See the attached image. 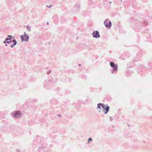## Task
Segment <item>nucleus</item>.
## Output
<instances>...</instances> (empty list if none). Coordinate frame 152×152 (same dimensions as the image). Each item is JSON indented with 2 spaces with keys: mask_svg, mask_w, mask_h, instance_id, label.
<instances>
[{
  "mask_svg": "<svg viewBox=\"0 0 152 152\" xmlns=\"http://www.w3.org/2000/svg\"><path fill=\"white\" fill-rule=\"evenodd\" d=\"M24 35H22L20 36L21 41L28 42L29 38V36L25 32L24 33Z\"/></svg>",
  "mask_w": 152,
  "mask_h": 152,
  "instance_id": "1",
  "label": "nucleus"
},
{
  "mask_svg": "<svg viewBox=\"0 0 152 152\" xmlns=\"http://www.w3.org/2000/svg\"><path fill=\"white\" fill-rule=\"evenodd\" d=\"M110 65L111 67L113 68L112 71V73L113 74L114 72H116L118 70L117 64H115L114 62H110Z\"/></svg>",
  "mask_w": 152,
  "mask_h": 152,
  "instance_id": "2",
  "label": "nucleus"
},
{
  "mask_svg": "<svg viewBox=\"0 0 152 152\" xmlns=\"http://www.w3.org/2000/svg\"><path fill=\"white\" fill-rule=\"evenodd\" d=\"M11 115L12 117L18 118L21 117V114L19 111H15L11 113Z\"/></svg>",
  "mask_w": 152,
  "mask_h": 152,
  "instance_id": "3",
  "label": "nucleus"
},
{
  "mask_svg": "<svg viewBox=\"0 0 152 152\" xmlns=\"http://www.w3.org/2000/svg\"><path fill=\"white\" fill-rule=\"evenodd\" d=\"M104 24L106 27L108 29H110L111 26V21L109 20L108 19L105 20L104 22Z\"/></svg>",
  "mask_w": 152,
  "mask_h": 152,
  "instance_id": "4",
  "label": "nucleus"
},
{
  "mask_svg": "<svg viewBox=\"0 0 152 152\" xmlns=\"http://www.w3.org/2000/svg\"><path fill=\"white\" fill-rule=\"evenodd\" d=\"M104 112V113L107 114L109 111V107L107 105H105L104 104H102V108Z\"/></svg>",
  "mask_w": 152,
  "mask_h": 152,
  "instance_id": "5",
  "label": "nucleus"
},
{
  "mask_svg": "<svg viewBox=\"0 0 152 152\" xmlns=\"http://www.w3.org/2000/svg\"><path fill=\"white\" fill-rule=\"evenodd\" d=\"M44 87L46 89L49 90L50 89V81L48 80H45L43 83Z\"/></svg>",
  "mask_w": 152,
  "mask_h": 152,
  "instance_id": "6",
  "label": "nucleus"
},
{
  "mask_svg": "<svg viewBox=\"0 0 152 152\" xmlns=\"http://www.w3.org/2000/svg\"><path fill=\"white\" fill-rule=\"evenodd\" d=\"M93 37L95 38H99L100 37V35L98 31H94L92 33Z\"/></svg>",
  "mask_w": 152,
  "mask_h": 152,
  "instance_id": "7",
  "label": "nucleus"
},
{
  "mask_svg": "<svg viewBox=\"0 0 152 152\" xmlns=\"http://www.w3.org/2000/svg\"><path fill=\"white\" fill-rule=\"evenodd\" d=\"M101 104L100 103H99L97 105V109L99 108L100 110L101 109V107L102 108V104Z\"/></svg>",
  "mask_w": 152,
  "mask_h": 152,
  "instance_id": "8",
  "label": "nucleus"
},
{
  "mask_svg": "<svg viewBox=\"0 0 152 152\" xmlns=\"http://www.w3.org/2000/svg\"><path fill=\"white\" fill-rule=\"evenodd\" d=\"M7 39H8L7 40V43L9 44L12 42V39L10 38H7Z\"/></svg>",
  "mask_w": 152,
  "mask_h": 152,
  "instance_id": "9",
  "label": "nucleus"
},
{
  "mask_svg": "<svg viewBox=\"0 0 152 152\" xmlns=\"http://www.w3.org/2000/svg\"><path fill=\"white\" fill-rule=\"evenodd\" d=\"M12 42L13 43V45H14L15 46L17 43V42L15 39H14L12 40Z\"/></svg>",
  "mask_w": 152,
  "mask_h": 152,
  "instance_id": "10",
  "label": "nucleus"
},
{
  "mask_svg": "<svg viewBox=\"0 0 152 152\" xmlns=\"http://www.w3.org/2000/svg\"><path fill=\"white\" fill-rule=\"evenodd\" d=\"M47 151V150H44L42 148L41 150L39 151V152H46Z\"/></svg>",
  "mask_w": 152,
  "mask_h": 152,
  "instance_id": "11",
  "label": "nucleus"
},
{
  "mask_svg": "<svg viewBox=\"0 0 152 152\" xmlns=\"http://www.w3.org/2000/svg\"><path fill=\"white\" fill-rule=\"evenodd\" d=\"M26 27L27 29H28V31H31V27L29 26H26Z\"/></svg>",
  "mask_w": 152,
  "mask_h": 152,
  "instance_id": "12",
  "label": "nucleus"
},
{
  "mask_svg": "<svg viewBox=\"0 0 152 152\" xmlns=\"http://www.w3.org/2000/svg\"><path fill=\"white\" fill-rule=\"evenodd\" d=\"M12 38H14V37H12V36L11 35H9L8 36V37H7V38H10V39H12Z\"/></svg>",
  "mask_w": 152,
  "mask_h": 152,
  "instance_id": "13",
  "label": "nucleus"
},
{
  "mask_svg": "<svg viewBox=\"0 0 152 152\" xmlns=\"http://www.w3.org/2000/svg\"><path fill=\"white\" fill-rule=\"evenodd\" d=\"M7 39H7V38H6L5 39V40L3 42V43H7Z\"/></svg>",
  "mask_w": 152,
  "mask_h": 152,
  "instance_id": "14",
  "label": "nucleus"
},
{
  "mask_svg": "<svg viewBox=\"0 0 152 152\" xmlns=\"http://www.w3.org/2000/svg\"><path fill=\"white\" fill-rule=\"evenodd\" d=\"M51 73V71L50 70H48L47 72V74L48 75H49Z\"/></svg>",
  "mask_w": 152,
  "mask_h": 152,
  "instance_id": "15",
  "label": "nucleus"
},
{
  "mask_svg": "<svg viewBox=\"0 0 152 152\" xmlns=\"http://www.w3.org/2000/svg\"><path fill=\"white\" fill-rule=\"evenodd\" d=\"M92 139L91 138H90L88 139V143H89V142H90V141H92Z\"/></svg>",
  "mask_w": 152,
  "mask_h": 152,
  "instance_id": "16",
  "label": "nucleus"
},
{
  "mask_svg": "<svg viewBox=\"0 0 152 152\" xmlns=\"http://www.w3.org/2000/svg\"><path fill=\"white\" fill-rule=\"evenodd\" d=\"M50 102L52 103H54V99H51L50 100Z\"/></svg>",
  "mask_w": 152,
  "mask_h": 152,
  "instance_id": "17",
  "label": "nucleus"
},
{
  "mask_svg": "<svg viewBox=\"0 0 152 152\" xmlns=\"http://www.w3.org/2000/svg\"><path fill=\"white\" fill-rule=\"evenodd\" d=\"M15 46L14 45L12 44L10 45V47L12 48H13V47H14Z\"/></svg>",
  "mask_w": 152,
  "mask_h": 152,
  "instance_id": "18",
  "label": "nucleus"
},
{
  "mask_svg": "<svg viewBox=\"0 0 152 152\" xmlns=\"http://www.w3.org/2000/svg\"><path fill=\"white\" fill-rule=\"evenodd\" d=\"M52 6V5H50V6H48V5H46V6L47 7H48L49 8H50V7Z\"/></svg>",
  "mask_w": 152,
  "mask_h": 152,
  "instance_id": "19",
  "label": "nucleus"
},
{
  "mask_svg": "<svg viewBox=\"0 0 152 152\" xmlns=\"http://www.w3.org/2000/svg\"><path fill=\"white\" fill-rule=\"evenodd\" d=\"M17 152H19L20 151H19V150H18V149H17Z\"/></svg>",
  "mask_w": 152,
  "mask_h": 152,
  "instance_id": "20",
  "label": "nucleus"
},
{
  "mask_svg": "<svg viewBox=\"0 0 152 152\" xmlns=\"http://www.w3.org/2000/svg\"><path fill=\"white\" fill-rule=\"evenodd\" d=\"M5 45L6 46H8L7 45V44H6V43L5 44Z\"/></svg>",
  "mask_w": 152,
  "mask_h": 152,
  "instance_id": "21",
  "label": "nucleus"
},
{
  "mask_svg": "<svg viewBox=\"0 0 152 152\" xmlns=\"http://www.w3.org/2000/svg\"><path fill=\"white\" fill-rule=\"evenodd\" d=\"M47 25H49V23L48 22H47Z\"/></svg>",
  "mask_w": 152,
  "mask_h": 152,
  "instance_id": "22",
  "label": "nucleus"
},
{
  "mask_svg": "<svg viewBox=\"0 0 152 152\" xmlns=\"http://www.w3.org/2000/svg\"><path fill=\"white\" fill-rule=\"evenodd\" d=\"M58 116H61V115H58Z\"/></svg>",
  "mask_w": 152,
  "mask_h": 152,
  "instance_id": "23",
  "label": "nucleus"
},
{
  "mask_svg": "<svg viewBox=\"0 0 152 152\" xmlns=\"http://www.w3.org/2000/svg\"><path fill=\"white\" fill-rule=\"evenodd\" d=\"M54 101L55 102H56V101L55 100Z\"/></svg>",
  "mask_w": 152,
  "mask_h": 152,
  "instance_id": "24",
  "label": "nucleus"
},
{
  "mask_svg": "<svg viewBox=\"0 0 152 152\" xmlns=\"http://www.w3.org/2000/svg\"><path fill=\"white\" fill-rule=\"evenodd\" d=\"M110 3H111V2H110Z\"/></svg>",
  "mask_w": 152,
  "mask_h": 152,
  "instance_id": "25",
  "label": "nucleus"
},
{
  "mask_svg": "<svg viewBox=\"0 0 152 152\" xmlns=\"http://www.w3.org/2000/svg\"><path fill=\"white\" fill-rule=\"evenodd\" d=\"M99 112H100V110H99Z\"/></svg>",
  "mask_w": 152,
  "mask_h": 152,
  "instance_id": "26",
  "label": "nucleus"
},
{
  "mask_svg": "<svg viewBox=\"0 0 152 152\" xmlns=\"http://www.w3.org/2000/svg\"><path fill=\"white\" fill-rule=\"evenodd\" d=\"M24 38H25V39H26V37H24Z\"/></svg>",
  "mask_w": 152,
  "mask_h": 152,
  "instance_id": "27",
  "label": "nucleus"
},
{
  "mask_svg": "<svg viewBox=\"0 0 152 152\" xmlns=\"http://www.w3.org/2000/svg\"><path fill=\"white\" fill-rule=\"evenodd\" d=\"M79 66H80V64H79Z\"/></svg>",
  "mask_w": 152,
  "mask_h": 152,
  "instance_id": "28",
  "label": "nucleus"
}]
</instances>
